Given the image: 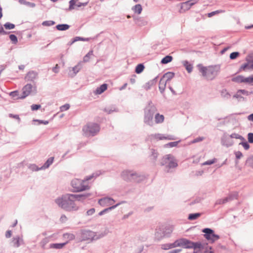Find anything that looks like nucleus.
Listing matches in <instances>:
<instances>
[{"label":"nucleus","mask_w":253,"mask_h":253,"mask_svg":"<svg viewBox=\"0 0 253 253\" xmlns=\"http://www.w3.org/2000/svg\"><path fill=\"white\" fill-rule=\"evenodd\" d=\"M55 22L52 20L44 21L42 23V25L44 26H50L54 25Z\"/></svg>","instance_id":"obj_51"},{"label":"nucleus","mask_w":253,"mask_h":253,"mask_svg":"<svg viewBox=\"0 0 253 253\" xmlns=\"http://www.w3.org/2000/svg\"><path fill=\"white\" fill-rule=\"evenodd\" d=\"M19 237L17 236L16 237L13 238V246L15 248H18L20 246V244L19 242Z\"/></svg>","instance_id":"obj_46"},{"label":"nucleus","mask_w":253,"mask_h":253,"mask_svg":"<svg viewBox=\"0 0 253 253\" xmlns=\"http://www.w3.org/2000/svg\"><path fill=\"white\" fill-rule=\"evenodd\" d=\"M174 248V242L172 243L164 244L161 245V249L164 250L171 249Z\"/></svg>","instance_id":"obj_40"},{"label":"nucleus","mask_w":253,"mask_h":253,"mask_svg":"<svg viewBox=\"0 0 253 253\" xmlns=\"http://www.w3.org/2000/svg\"><path fill=\"white\" fill-rule=\"evenodd\" d=\"M89 40H90V38H85L81 37H76L75 38H74V41H76V42H78L79 41L88 42L89 41Z\"/></svg>","instance_id":"obj_58"},{"label":"nucleus","mask_w":253,"mask_h":253,"mask_svg":"<svg viewBox=\"0 0 253 253\" xmlns=\"http://www.w3.org/2000/svg\"><path fill=\"white\" fill-rule=\"evenodd\" d=\"M4 27L7 30H11L15 28V26L14 24L11 23L10 22L5 23L4 25Z\"/></svg>","instance_id":"obj_45"},{"label":"nucleus","mask_w":253,"mask_h":253,"mask_svg":"<svg viewBox=\"0 0 253 253\" xmlns=\"http://www.w3.org/2000/svg\"><path fill=\"white\" fill-rule=\"evenodd\" d=\"M160 165L165 167V171L169 172L170 169L174 168V157L171 154L166 155L161 160Z\"/></svg>","instance_id":"obj_6"},{"label":"nucleus","mask_w":253,"mask_h":253,"mask_svg":"<svg viewBox=\"0 0 253 253\" xmlns=\"http://www.w3.org/2000/svg\"><path fill=\"white\" fill-rule=\"evenodd\" d=\"M169 84L162 78L160 79L159 84V90L161 93H163L166 87Z\"/></svg>","instance_id":"obj_22"},{"label":"nucleus","mask_w":253,"mask_h":253,"mask_svg":"<svg viewBox=\"0 0 253 253\" xmlns=\"http://www.w3.org/2000/svg\"><path fill=\"white\" fill-rule=\"evenodd\" d=\"M216 160H217L216 159L214 158L212 159L209 160H208V161L205 162L202 165L203 166L211 165H212V164H214V163H215L216 162Z\"/></svg>","instance_id":"obj_54"},{"label":"nucleus","mask_w":253,"mask_h":253,"mask_svg":"<svg viewBox=\"0 0 253 253\" xmlns=\"http://www.w3.org/2000/svg\"><path fill=\"white\" fill-rule=\"evenodd\" d=\"M49 239L46 237L43 238L40 242V245L43 250L45 249V245L48 243Z\"/></svg>","instance_id":"obj_43"},{"label":"nucleus","mask_w":253,"mask_h":253,"mask_svg":"<svg viewBox=\"0 0 253 253\" xmlns=\"http://www.w3.org/2000/svg\"><path fill=\"white\" fill-rule=\"evenodd\" d=\"M145 69V66L143 63L138 64L135 67V72L139 74L141 73Z\"/></svg>","instance_id":"obj_33"},{"label":"nucleus","mask_w":253,"mask_h":253,"mask_svg":"<svg viewBox=\"0 0 253 253\" xmlns=\"http://www.w3.org/2000/svg\"><path fill=\"white\" fill-rule=\"evenodd\" d=\"M192 249H193L194 251L196 249H204V246L200 242H193V245H192Z\"/></svg>","instance_id":"obj_38"},{"label":"nucleus","mask_w":253,"mask_h":253,"mask_svg":"<svg viewBox=\"0 0 253 253\" xmlns=\"http://www.w3.org/2000/svg\"><path fill=\"white\" fill-rule=\"evenodd\" d=\"M248 141L250 143H253V133L249 132L247 135Z\"/></svg>","instance_id":"obj_61"},{"label":"nucleus","mask_w":253,"mask_h":253,"mask_svg":"<svg viewBox=\"0 0 253 253\" xmlns=\"http://www.w3.org/2000/svg\"><path fill=\"white\" fill-rule=\"evenodd\" d=\"M240 55V53L238 51L233 52L230 54V59L231 60H234L236 59Z\"/></svg>","instance_id":"obj_53"},{"label":"nucleus","mask_w":253,"mask_h":253,"mask_svg":"<svg viewBox=\"0 0 253 253\" xmlns=\"http://www.w3.org/2000/svg\"><path fill=\"white\" fill-rule=\"evenodd\" d=\"M93 54V51L90 50L84 57L83 60L84 62L89 61L90 59V56Z\"/></svg>","instance_id":"obj_52"},{"label":"nucleus","mask_w":253,"mask_h":253,"mask_svg":"<svg viewBox=\"0 0 253 253\" xmlns=\"http://www.w3.org/2000/svg\"><path fill=\"white\" fill-rule=\"evenodd\" d=\"M29 168L33 171H38L42 169V167L40 168H38L35 164L31 165L29 167Z\"/></svg>","instance_id":"obj_60"},{"label":"nucleus","mask_w":253,"mask_h":253,"mask_svg":"<svg viewBox=\"0 0 253 253\" xmlns=\"http://www.w3.org/2000/svg\"><path fill=\"white\" fill-rule=\"evenodd\" d=\"M249 143V142L247 141H242L239 143V145H242V146L244 147L245 150H248L249 149V148L250 147V145Z\"/></svg>","instance_id":"obj_48"},{"label":"nucleus","mask_w":253,"mask_h":253,"mask_svg":"<svg viewBox=\"0 0 253 253\" xmlns=\"http://www.w3.org/2000/svg\"><path fill=\"white\" fill-rule=\"evenodd\" d=\"M33 86L31 84H27L22 88V94L18 97L19 99H24L32 92Z\"/></svg>","instance_id":"obj_12"},{"label":"nucleus","mask_w":253,"mask_h":253,"mask_svg":"<svg viewBox=\"0 0 253 253\" xmlns=\"http://www.w3.org/2000/svg\"><path fill=\"white\" fill-rule=\"evenodd\" d=\"M100 126L97 123H90L84 126L83 130L86 136H94L99 131Z\"/></svg>","instance_id":"obj_7"},{"label":"nucleus","mask_w":253,"mask_h":253,"mask_svg":"<svg viewBox=\"0 0 253 253\" xmlns=\"http://www.w3.org/2000/svg\"><path fill=\"white\" fill-rule=\"evenodd\" d=\"M246 165L253 169V156L247 159Z\"/></svg>","instance_id":"obj_56"},{"label":"nucleus","mask_w":253,"mask_h":253,"mask_svg":"<svg viewBox=\"0 0 253 253\" xmlns=\"http://www.w3.org/2000/svg\"><path fill=\"white\" fill-rule=\"evenodd\" d=\"M246 60L247 61V62L245 63L244 64H243L240 67L238 72H237L236 73V74L240 72H241L242 70L245 71V70H246L247 69H250V60H248L247 58H246Z\"/></svg>","instance_id":"obj_31"},{"label":"nucleus","mask_w":253,"mask_h":253,"mask_svg":"<svg viewBox=\"0 0 253 253\" xmlns=\"http://www.w3.org/2000/svg\"><path fill=\"white\" fill-rule=\"evenodd\" d=\"M238 197L237 194H230L228 196L226 197V198H228V202L236 199Z\"/></svg>","instance_id":"obj_59"},{"label":"nucleus","mask_w":253,"mask_h":253,"mask_svg":"<svg viewBox=\"0 0 253 253\" xmlns=\"http://www.w3.org/2000/svg\"><path fill=\"white\" fill-rule=\"evenodd\" d=\"M193 242L186 238H180L175 240V248L181 247L184 249H192Z\"/></svg>","instance_id":"obj_11"},{"label":"nucleus","mask_w":253,"mask_h":253,"mask_svg":"<svg viewBox=\"0 0 253 253\" xmlns=\"http://www.w3.org/2000/svg\"><path fill=\"white\" fill-rule=\"evenodd\" d=\"M70 26L67 24H60L55 26V28L60 31H64L69 29Z\"/></svg>","instance_id":"obj_26"},{"label":"nucleus","mask_w":253,"mask_h":253,"mask_svg":"<svg viewBox=\"0 0 253 253\" xmlns=\"http://www.w3.org/2000/svg\"><path fill=\"white\" fill-rule=\"evenodd\" d=\"M106 235V233H101L98 234L91 230L88 229H81L77 238V242L88 241V243L97 240Z\"/></svg>","instance_id":"obj_2"},{"label":"nucleus","mask_w":253,"mask_h":253,"mask_svg":"<svg viewBox=\"0 0 253 253\" xmlns=\"http://www.w3.org/2000/svg\"><path fill=\"white\" fill-rule=\"evenodd\" d=\"M82 68V65L81 63H79L77 65L73 67L72 70L73 71V74H71L72 77L76 76V75L81 70Z\"/></svg>","instance_id":"obj_27"},{"label":"nucleus","mask_w":253,"mask_h":253,"mask_svg":"<svg viewBox=\"0 0 253 253\" xmlns=\"http://www.w3.org/2000/svg\"><path fill=\"white\" fill-rule=\"evenodd\" d=\"M157 112V109L156 106L151 101H149L144 109V123L146 125L153 126L154 125V116Z\"/></svg>","instance_id":"obj_3"},{"label":"nucleus","mask_w":253,"mask_h":253,"mask_svg":"<svg viewBox=\"0 0 253 253\" xmlns=\"http://www.w3.org/2000/svg\"><path fill=\"white\" fill-rule=\"evenodd\" d=\"M202 215V213L196 212L190 213L188 216V219L189 220H194L198 218Z\"/></svg>","instance_id":"obj_29"},{"label":"nucleus","mask_w":253,"mask_h":253,"mask_svg":"<svg viewBox=\"0 0 253 253\" xmlns=\"http://www.w3.org/2000/svg\"><path fill=\"white\" fill-rule=\"evenodd\" d=\"M158 78V76H157L153 80H151L150 81L146 83L144 85V88L147 90L150 89L153 85L156 84Z\"/></svg>","instance_id":"obj_20"},{"label":"nucleus","mask_w":253,"mask_h":253,"mask_svg":"<svg viewBox=\"0 0 253 253\" xmlns=\"http://www.w3.org/2000/svg\"><path fill=\"white\" fill-rule=\"evenodd\" d=\"M38 77V73L34 71H30L25 77V80L27 82H34Z\"/></svg>","instance_id":"obj_14"},{"label":"nucleus","mask_w":253,"mask_h":253,"mask_svg":"<svg viewBox=\"0 0 253 253\" xmlns=\"http://www.w3.org/2000/svg\"><path fill=\"white\" fill-rule=\"evenodd\" d=\"M70 108V105L69 104H65L60 107V111L62 112L68 110Z\"/></svg>","instance_id":"obj_62"},{"label":"nucleus","mask_w":253,"mask_h":253,"mask_svg":"<svg viewBox=\"0 0 253 253\" xmlns=\"http://www.w3.org/2000/svg\"><path fill=\"white\" fill-rule=\"evenodd\" d=\"M132 10L138 14H140L142 10V7L141 4H137L132 7Z\"/></svg>","instance_id":"obj_37"},{"label":"nucleus","mask_w":253,"mask_h":253,"mask_svg":"<svg viewBox=\"0 0 253 253\" xmlns=\"http://www.w3.org/2000/svg\"><path fill=\"white\" fill-rule=\"evenodd\" d=\"M9 37L12 43L16 44L18 42V39L16 35L14 34H10Z\"/></svg>","instance_id":"obj_50"},{"label":"nucleus","mask_w":253,"mask_h":253,"mask_svg":"<svg viewBox=\"0 0 253 253\" xmlns=\"http://www.w3.org/2000/svg\"><path fill=\"white\" fill-rule=\"evenodd\" d=\"M183 65L188 73L192 72L193 70V65L192 64L190 63L188 61L185 60L183 62Z\"/></svg>","instance_id":"obj_30"},{"label":"nucleus","mask_w":253,"mask_h":253,"mask_svg":"<svg viewBox=\"0 0 253 253\" xmlns=\"http://www.w3.org/2000/svg\"><path fill=\"white\" fill-rule=\"evenodd\" d=\"M18 2L21 4H24L30 7L33 8L36 6V4L35 3L27 1L26 0H19Z\"/></svg>","instance_id":"obj_35"},{"label":"nucleus","mask_w":253,"mask_h":253,"mask_svg":"<svg viewBox=\"0 0 253 253\" xmlns=\"http://www.w3.org/2000/svg\"><path fill=\"white\" fill-rule=\"evenodd\" d=\"M224 11H225L224 10H217L215 11H212L211 12L208 13V16L209 17H211L212 16H214L217 14L223 13V12H224Z\"/></svg>","instance_id":"obj_44"},{"label":"nucleus","mask_w":253,"mask_h":253,"mask_svg":"<svg viewBox=\"0 0 253 253\" xmlns=\"http://www.w3.org/2000/svg\"><path fill=\"white\" fill-rule=\"evenodd\" d=\"M172 56L170 55H167L161 60V63L162 64H166L172 60Z\"/></svg>","instance_id":"obj_36"},{"label":"nucleus","mask_w":253,"mask_h":253,"mask_svg":"<svg viewBox=\"0 0 253 253\" xmlns=\"http://www.w3.org/2000/svg\"><path fill=\"white\" fill-rule=\"evenodd\" d=\"M202 232L204 233V237L211 243H213L220 238L219 236L215 234L214 230L211 228H205L202 230Z\"/></svg>","instance_id":"obj_9"},{"label":"nucleus","mask_w":253,"mask_h":253,"mask_svg":"<svg viewBox=\"0 0 253 253\" xmlns=\"http://www.w3.org/2000/svg\"><path fill=\"white\" fill-rule=\"evenodd\" d=\"M173 231L172 226L168 225H161L156 229L155 233V240L160 241L164 238L169 237Z\"/></svg>","instance_id":"obj_5"},{"label":"nucleus","mask_w":253,"mask_h":253,"mask_svg":"<svg viewBox=\"0 0 253 253\" xmlns=\"http://www.w3.org/2000/svg\"><path fill=\"white\" fill-rule=\"evenodd\" d=\"M63 237L64 238L68 240L67 241H72L75 240L76 239V236L74 234L70 233H65L63 235Z\"/></svg>","instance_id":"obj_32"},{"label":"nucleus","mask_w":253,"mask_h":253,"mask_svg":"<svg viewBox=\"0 0 253 253\" xmlns=\"http://www.w3.org/2000/svg\"><path fill=\"white\" fill-rule=\"evenodd\" d=\"M154 116V121L156 124H161L164 122L165 117L163 115L156 112Z\"/></svg>","instance_id":"obj_21"},{"label":"nucleus","mask_w":253,"mask_h":253,"mask_svg":"<svg viewBox=\"0 0 253 253\" xmlns=\"http://www.w3.org/2000/svg\"><path fill=\"white\" fill-rule=\"evenodd\" d=\"M191 7L190 3H188V1L181 3V8L184 11L189 9Z\"/></svg>","instance_id":"obj_42"},{"label":"nucleus","mask_w":253,"mask_h":253,"mask_svg":"<svg viewBox=\"0 0 253 253\" xmlns=\"http://www.w3.org/2000/svg\"><path fill=\"white\" fill-rule=\"evenodd\" d=\"M243 83L251 84L253 83V75L247 78H244L243 76Z\"/></svg>","instance_id":"obj_49"},{"label":"nucleus","mask_w":253,"mask_h":253,"mask_svg":"<svg viewBox=\"0 0 253 253\" xmlns=\"http://www.w3.org/2000/svg\"><path fill=\"white\" fill-rule=\"evenodd\" d=\"M68 243V241L62 243H52L49 245V248L60 249L63 248L66 244Z\"/></svg>","instance_id":"obj_25"},{"label":"nucleus","mask_w":253,"mask_h":253,"mask_svg":"<svg viewBox=\"0 0 253 253\" xmlns=\"http://www.w3.org/2000/svg\"><path fill=\"white\" fill-rule=\"evenodd\" d=\"M91 195L90 193H86L80 194H73L75 200L78 201L84 202V200L88 198Z\"/></svg>","instance_id":"obj_16"},{"label":"nucleus","mask_w":253,"mask_h":253,"mask_svg":"<svg viewBox=\"0 0 253 253\" xmlns=\"http://www.w3.org/2000/svg\"><path fill=\"white\" fill-rule=\"evenodd\" d=\"M152 136L154 138L159 139V140H163V139H167V140H173L174 137L172 135H167V136H164L163 134L157 133L153 134Z\"/></svg>","instance_id":"obj_19"},{"label":"nucleus","mask_w":253,"mask_h":253,"mask_svg":"<svg viewBox=\"0 0 253 253\" xmlns=\"http://www.w3.org/2000/svg\"><path fill=\"white\" fill-rule=\"evenodd\" d=\"M78 0H71L69 1V6L67 10H71L74 8V6L76 4V2Z\"/></svg>","instance_id":"obj_55"},{"label":"nucleus","mask_w":253,"mask_h":253,"mask_svg":"<svg viewBox=\"0 0 253 253\" xmlns=\"http://www.w3.org/2000/svg\"><path fill=\"white\" fill-rule=\"evenodd\" d=\"M73 194H66L55 200V203L65 211L71 212L78 210L79 207L75 203Z\"/></svg>","instance_id":"obj_1"},{"label":"nucleus","mask_w":253,"mask_h":253,"mask_svg":"<svg viewBox=\"0 0 253 253\" xmlns=\"http://www.w3.org/2000/svg\"><path fill=\"white\" fill-rule=\"evenodd\" d=\"M136 23L139 26H143L147 25V21L145 18L139 17L136 20Z\"/></svg>","instance_id":"obj_34"},{"label":"nucleus","mask_w":253,"mask_h":253,"mask_svg":"<svg viewBox=\"0 0 253 253\" xmlns=\"http://www.w3.org/2000/svg\"><path fill=\"white\" fill-rule=\"evenodd\" d=\"M126 203V202L123 201L121 203H119L115 205H113V206H110L107 208H106V209H104L103 210H102V211H101L100 212H99L98 213V215L101 216V215L104 214L105 213L114 210V209L117 208L118 206H119L120 205H121V203Z\"/></svg>","instance_id":"obj_17"},{"label":"nucleus","mask_w":253,"mask_h":253,"mask_svg":"<svg viewBox=\"0 0 253 253\" xmlns=\"http://www.w3.org/2000/svg\"><path fill=\"white\" fill-rule=\"evenodd\" d=\"M123 179L127 182L140 183L143 181L145 177L134 170H125L121 174Z\"/></svg>","instance_id":"obj_4"},{"label":"nucleus","mask_w":253,"mask_h":253,"mask_svg":"<svg viewBox=\"0 0 253 253\" xmlns=\"http://www.w3.org/2000/svg\"><path fill=\"white\" fill-rule=\"evenodd\" d=\"M174 77V72H168L165 73L162 78L164 79V80L167 81V82L169 84V82Z\"/></svg>","instance_id":"obj_24"},{"label":"nucleus","mask_w":253,"mask_h":253,"mask_svg":"<svg viewBox=\"0 0 253 253\" xmlns=\"http://www.w3.org/2000/svg\"><path fill=\"white\" fill-rule=\"evenodd\" d=\"M203 199V198H202L200 197H196L193 201H192L190 203V205L192 206L195 204L199 203L202 201V200Z\"/></svg>","instance_id":"obj_57"},{"label":"nucleus","mask_w":253,"mask_h":253,"mask_svg":"<svg viewBox=\"0 0 253 253\" xmlns=\"http://www.w3.org/2000/svg\"><path fill=\"white\" fill-rule=\"evenodd\" d=\"M228 198H224V199H218L216 202L215 203V206L217 205H221V204H224L227 202H228Z\"/></svg>","instance_id":"obj_47"},{"label":"nucleus","mask_w":253,"mask_h":253,"mask_svg":"<svg viewBox=\"0 0 253 253\" xmlns=\"http://www.w3.org/2000/svg\"><path fill=\"white\" fill-rule=\"evenodd\" d=\"M84 180L80 179H74L71 181V184L74 188L73 192H80L88 190L90 187L88 185H84Z\"/></svg>","instance_id":"obj_8"},{"label":"nucleus","mask_w":253,"mask_h":253,"mask_svg":"<svg viewBox=\"0 0 253 253\" xmlns=\"http://www.w3.org/2000/svg\"><path fill=\"white\" fill-rule=\"evenodd\" d=\"M231 81L237 83H243V76L238 75L236 77H233L231 79Z\"/></svg>","instance_id":"obj_39"},{"label":"nucleus","mask_w":253,"mask_h":253,"mask_svg":"<svg viewBox=\"0 0 253 253\" xmlns=\"http://www.w3.org/2000/svg\"><path fill=\"white\" fill-rule=\"evenodd\" d=\"M220 93H221V96L224 98L228 99V98H230L231 97L230 94L227 91L226 89H223L221 91Z\"/></svg>","instance_id":"obj_41"},{"label":"nucleus","mask_w":253,"mask_h":253,"mask_svg":"<svg viewBox=\"0 0 253 253\" xmlns=\"http://www.w3.org/2000/svg\"><path fill=\"white\" fill-rule=\"evenodd\" d=\"M221 144L226 147L232 146L234 144V141L230 136L224 135L221 139Z\"/></svg>","instance_id":"obj_13"},{"label":"nucleus","mask_w":253,"mask_h":253,"mask_svg":"<svg viewBox=\"0 0 253 253\" xmlns=\"http://www.w3.org/2000/svg\"><path fill=\"white\" fill-rule=\"evenodd\" d=\"M32 111H37L41 108L40 104H33L31 106Z\"/></svg>","instance_id":"obj_63"},{"label":"nucleus","mask_w":253,"mask_h":253,"mask_svg":"<svg viewBox=\"0 0 253 253\" xmlns=\"http://www.w3.org/2000/svg\"><path fill=\"white\" fill-rule=\"evenodd\" d=\"M115 202V200L109 197H104L99 200L98 204L102 207H105L108 205H111L113 203Z\"/></svg>","instance_id":"obj_15"},{"label":"nucleus","mask_w":253,"mask_h":253,"mask_svg":"<svg viewBox=\"0 0 253 253\" xmlns=\"http://www.w3.org/2000/svg\"><path fill=\"white\" fill-rule=\"evenodd\" d=\"M197 66L199 72L202 73V76L207 78L208 68H207L206 67L204 66L202 64H199Z\"/></svg>","instance_id":"obj_23"},{"label":"nucleus","mask_w":253,"mask_h":253,"mask_svg":"<svg viewBox=\"0 0 253 253\" xmlns=\"http://www.w3.org/2000/svg\"><path fill=\"white\" fill-rule=\"evenodd\" d=\"M53 157H51L49 158L44 163L43 166L42 167V169H45L48 168L53 163Z\"/></svg>","instance_id":"obj_28"},{"label":"nucleus","mask_w":253,"mask_h":253,"mask_svg":"<svg viewBox=\"0 0 253 253\" xmlns=\"http://www.w3.org/2000/svg\"><path fill=\"white\" fill-rule=\"evenodd\" d=\"M220 72V65L217 64L211 65L208 67L207 79L209 80H213Z\"/></svg>","instance_id":"obj_10"},{"label":"nucleus","mask_w":253,"mask_h":253,"mask_svg":"<svg viewBox=\"0 0 253 253\" xmlns=\"http://www.w3.org/2000/svg\"><path fill=\"white\" fill-rule=\"evenodd\" d=\"M235 155L236 159L237 160L240 159L243 156L242 153L239 151L235 152Z\"/></svg>","instance_id":"obj_64"},{"label":"nucleus","mask_w":253,"mask_h":253,"mask_svg":"<svg viewBox=\"0 0 253 253\" xmlns=\"http://www.w3.org/2000/svg\"><path fill=\"white\" fill-rule=\"evenodd\" d=\"M108 84H103L99 87L93 91L95 94H101L107 89Z\"/></svg>","instance_id":"obj_18"}]
</instances>
